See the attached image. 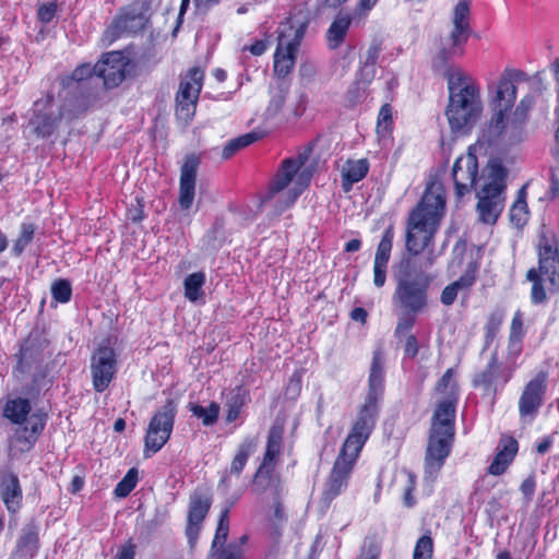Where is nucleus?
Listing matches in <instances>:
<instances>
[{
  "label": "nucleus",
  "instance_id": "obj_1",
  "mask_svg": "<svg viewBox=\"0 0 559 559\" xmlns=\"http://www.w3.org/2000/svg\"><path fill=\"white\" fill-rule=\"evenodd\" d=\"M444 207L445 194L442 185L431 182L407 219L405 246L411 257L403 258L399 264L393 300L414 316L428 306V289L433 276L427 271L437 258L433 249L428 250L424 257L419 254L432 243Z\"/></svg>",
  "mask_w": 559,
  "mask_h": 559
},
{
  "label": "nucleus",
  "instance_id": "obj_2",
  "mask_svg": "<svg viewBox=\"0 0 559 559\" xmlns=\"http://www.w3.org/2000/svg\"><path fill=\"white\" fill-rule=\"evenodd\" d=\"M469 14L468 1L461 0L453 9L450 34L447 38L440 39L431 59L433 71L447 80L449 104L445 116L454 133L469 131L483 111L480 90L476 80L461 68L451 64L454 58L462 57L465 52V45L472 33Z\"/></svg>",
  "mask_w": 559,
  "mask_h": 559
},
{
  "label": "nucleus",
  "instance_id": "obj_3",
  "mask_svg": "<svg viewBox=\"0 0 559 559\" xmlns=\"http://www.w3.org/2000/svg\"><path fill=\"white\" fill-rule=\"evenodd\" d=\"M384 360L383 350L374 349L368 378V392L324 485L322 498L325 503H330L347 487L359 453L374 429L384 392Z\"/></svg>",
  "mask_w": 559,
  "mask_h": 559
},
{
  "label": "nucleus",
  "instance_id": "obj_4",
  "mask_svg": "<svg viewBox=\"0 0 559 559\" xmlns=\"http://www.w3.org/2000/svg\"><path fill=\"white\" fill-rule=\"evenodd\" d=\"M521 74L522 72L518 70L507 68L497 83L491 82L487 85L489 104L492 109V116L487 127L490 140L501 138L509 143L523 140L524 126L533 106V97H523L515 107L512 117L510 118L508 115L516 99L514 82Z\"/></svg>",
  "mask_w": 559,
  "mask_h": 559
},
{
  "label": "nucleus",
  "instance_id": "obj_5",
  "mask_svg": "<svg viewBox=\"0 0 559 559\" xmlns=\"http://www.w3.org/2000/svg\"><path fill=\"white\" fill-rule=\"evenodd\" d=\"M2 416L16 426L8 438V456L17 460L29 452L43 433L48 416L41 411L32 412V403L22 396L8 397Z\"/></svg>",
  "mask_w": 559,
  "mask_h": 559
},
{
  "label": "nucleus",
  "instance_id": "obj_6",
  "mask_svg": "<svg viewBox=\"0 0 559 559\" xmlns=\"http://www.w3.org/2000/svg\"><path fill=\"white\" fill-rule=\"evenodd\" d=\"M457 401L440 400L435 408L425 455V473L435 478L451 453L455 433Z\"/></svg>",
  "mask_w": 559,
  "mask_h": 559
},
{
  "label": "nucleus",
  "instance_id": "obj_7",
  "mask_svg": "<svg viewBox=\"0 0 559 559\" xmlns=\"http://www.w3.org/2000/svg\"><path fill=\"white\" fill-rule=\"evenodd\" d=\"M302 165L304 159L301 157L283 160L281 168L271 182L261 204L266 205L273 202L275 215H281L294 205L301 192L308 187L311 173L308 170L299 173Z\"/></svg>",
  "mask_w": 559,
  "mask_h": 559
},
{
  "label": "nucleus",
  "instance_id": "obj_8",
  "mask_svg": "<svg viewBox=\"0 0 559 559\" xmlns=\"http://www.w3.org/2000/svg\"><path fill=\"white\" fill-rule=\"evenodd\" d=\"M33 115L29 124L37 138L47 139L55 134L63 121L71 122L78 117L72 100L67 95L58 92L56 97L48 92L44 97L33 104Z\"/></svg>",
  "mask_w": 559,
  "mask_h": 559
},
{
  "label": "nucleus",
  "instance_id": "obj_9",
  "mask_svg": "<svg viewBox=\"0 0 559 559\" xmlns=\"http://www.w3.org/2000/svg\"><path fill=\"white\" fill-rule=\"evenodd\" d=\"M508 171L499 159H491L487 166V183L477 193L476 211L479 221L492 225L501 215L506 203V180Z\"/></svg>",
  "mask_w": 559,
  "mask_h": 559
},
{
  "label": "nucleus",
  "instance_id": "obj_10",
  "mask_svg": "<svg viewBox=\"0 0 559 559\" xmlns=\"http://www.w3.org/2000/svg\"><path fill=\"white\" fill-rule=\"evenodd\" d=\"M306 25L297 27L289 21L278 27L277 47L274 53V72L278 76L287 75L295 64L298 47L304 38Z\"/></svg>",
  "mask_w": 559,
  "mask_h": 559
},
{
  "label": "nucleus",
  "instance_id": "obj_11",
  "mask_svg": "<svg viewBox=\"0 0 559 559\" xmlns=\"http://www.w3.org/2000/svg\"><path fill=\"white\" fill-rule=\"evenodd\" d=\"M176 414L175 402L167 400L162 408L153 415L144 438L145 457L155 454L167 443L174 429Z\"/></svg>",
  "mask_w": 559,
  "mask_h": 559
},
{
  "label": "nucleus",
  "instance_id": "obj_12",
  "mask_svg": "<svg viewBox=\"0 0 559 559\" xmlns=\"http://www.w3.org/2000/svg\"><path fill=\"white\" fill-rule=\"evenodd\" d=\"M548 389V376L538 372L525 383L519 396V417L523 423H533L543 407Z\"/></svg>",
  "mask_w": 559,
  "mask_h": 559
},
{
  "label": "nucleus",
  "instance_id": "obj_13",
  "mask_svg": "<svg viewBox=\"0 0 559 559\" xmlns=\"http://www.w3.org/2000/svg\"><path fill=\"white\" fill-rule=\"evenodd\" d=\"M204 72L200 68H192L181 80L176 94V116L189 122L197 109L200 92L203 86Z\"/></svg>",
  "mask_w": 559,
  "mask_h": 559
},
{
  "label": "nucleus",
  "instance_id": "obj_14",
  "mask_svg": "<svg viewBox=\"0 0 559 559\" xmlns=\"http://www.w3.org/2000/svg\"><path fill=\"white\" fill-rule=\"evenodd\" d=\"M117 372V354L108 340L103 341L91 356V374L96 392H104Z\"/></svg>",
  "mask_w": 559,
  "mask_h": 559
},
{
  "label": "nucleus",
  "instance_id": "obj_15",
  "mask_svg": "<svg viewBox=\"0 0 559 559\" xmlns=\"http://www.w3.org/2000/svg\"><path fill=\"white\" fill-rule=\"evenodd\" d=\"M513 370L511 366H504L499 361L498 352L495 350L486 367L474 374L473 386L496 395L511 380Z\"/></svg>",
  "mask_w": 559,
  "mask_h": 559
},
{
  "label": "nucleus",
  "instance_id": "obj_16",
  "mask_svg": "<svg viewBox=\"0 0 559 559\" xmlns=\"http://www.w3.org/2000/svg\"><path fill=\"white\" fill-rule=\"evenodd\" d=\"M538 274L548 283L550 293H559V247L555 239L543 235L538 241Z\"/></svg>",
  "mask_w": 559,
  "mask_h": 559
},
{
  "label": "nucleus",
  "instance_id": "obj_17",
  "mask_svg": "<svg viewBox=\"0 0 559 559\" xmlns=\"http://www.w3.org/2000/svg\"><path fill=\"white\" fill-rule=\"evenodd\" d=\"M129 61L121 51H109L96 63V76L102 78L107 88L119 86L126 79Z\"/></svg>",
  "mask_w": 559,
  "mask_h": 559
},
{
  "label": "nucleus",
  "instance_id": "obj_18",
  "mask_svg": "<svg viewBox=\"0 0 559 559\" xmlns=\"http://www.w3.org/2000/svg\"><path fill=\"white\" fill-rule=\"evenodd\" d=\"M478 175L477 157L468 153L454 162L452 178L457 198L464 197L475 185Z\"/></svg>",
  "mask_w": 559,
  "mask_h": 559
},
{
  "label": "nucleus",
  "instance_id": "obj_19",
  "mask_svg": "<svg viewBox=\"0 0 559 559\" xmlns=\"http://www.w3.org/2000/svg\"><path fill=\"white\" fill-rule=\"evenodd\" d=\"M199 164V157L192 154L186 157L180 168L178 202L182 211H188L193 204Z\"/></svg>",
  "mask_w": 559,
  "mask_h": 559
},
{
  "label": "nucleus",
  "instance_id": "obj_20",
  "mask_svg": "<svg viewBox=\"0 0 559 559\" xmlns=\"http://www.w3.org/2000/svg\"><path fill=\"white\" fill-rule=\"evenodd\" d=\"M0 499L9 513L20 511L23 502V490L19 476L10 469L0 471Z\"/></svg>",
  "mask_w": 559,
  "mask_h": 559
},
{
  "label": "nucleus",
  "instance_id": "obj_21",
  "mask_svg": "<svg viewBox=\"0 0 559 559\" xmlns=\"http://www.w3.org/2000/svg\"><path fill=\"white\" fill-rule=\"evenodd\" d=\"M39 531L40 525L36 519H31L24 524L11 556L23 559L36 557L40 547Z\"/></svg>",
  "mask_w": 559,
  "mask_h": 559
},
{
  "label": "nucleus",
  "instance_id": "obj_22",
  "mask_svg": "<svg viewBox=\"0 0 559 559\" xmlns=\"http://www.w3.org/2000/svg\"><path fill=\"white\" fill-rule=\"evenodd\" d=\"M394 229L393 226L386 227L380 242L377 246L373 262V284L381 288L386 281L388 264L393 247Z\"/></svg>",
  "mask_w": 559,
  "mask_h": 559
},
{
  "label": "nucleus",
  "instance_id": "obj_23",
  "mask_svg": "<svg viewBox=\"0 0 559 559\" xmlns=\"http://www.w3.org/2000/svg\"><path fill=\"white\" fill-rule=\"evenodd\" d=\"M143 26L141 14L133 10H122L106 28L104 40L109 44L123 35L136 33Z\"/></svg>",
  "mask_w": 559,
  "mask_h": 559
},
{
  "label": "nucleus",
  "instance_id": "obj_24",
  "mask_svg": "<svg viewBox=\"0 0 559 559\" xmlns=\"http://www.w3.org/2000/svg\"><path fill=\"white\" fill-rule=\"evenodd\" d=\"M519 451L518 440L509 435H502L497 445V452L488 467V474L500 476L507 472Z\"/></svg>",
  "mask_w": 559,
  "mask_h": 559
},
{
  "label": "nucleus",
  "instance_id": "obj_25",
  "mask_svg": "<svg viewBox=\"0 0 559 559\" xmlns=\"http://www.w3.org/2000/svg\"><path fill=\"white\" fill-rule=\"evenodd\" d=\"M212 500L207 496L194 493L191 496L189 512H188V524L186 527V535L191 545H193L198 538L201 523L205 519Z\"/></svg>",
  "mask_w": 559,
  "mask_h": 559
},
{
  "label": "nucleus",
  "instance_id": "obj_26",
  "mask_svg": "<svg viewBox=\"0 0 559 559\" xmlns=\"http://www.w3.org/2000/svg\"><path fill=\"white\" fill-rule=\"evenodd\" d=\"M274 464H260L252 480V491L254 493L263 495L266 490H271L275 498L280 497L282 485L278 475L274 473Z\"/></svg>",
  "mask_w": 559,
  "mask_h": 559
},
{
  "label": "nucleus",
  "instance_id": "obj_27",
  "mask_svg": "<svg viewBox=\"0 0 559 559\" xmlns=\"http://www.w3.org/2000/svg\"><path fill=\"white\" fill-rule=\"evenodd\" d=\"M352 22L355 21L349 13L340 11L335 15L326 32V40L331 49L338 48L345 41Z\"/></svg>",
  "mask_w": 559,
  "mask_h": 559
},
{
  "label": "nucleus",
  "instance_id": "obj_28",
  "mask_svg": "<svg viewBox=\"0 0 559 559\" xmlns=\"http://www.w3.org/2000/svg\"><path fill=\"white\" fill-rule=\"evenodd\" d=\"M369 171V163L366 158L347 160L342 170V188L345 192L362 180Z\"/></svg>",
  "mask_w": 559,
  "mask_h": 559
},
{
  "label": "nucleus",
  "instance_id": "obj_29",
  "mask_svg": "<svg viewBox=\"0 0 559 559\" xmlns=\"http://www.w3.org/2000/svg\"><path fill=\"white\" fill-rule=\"evenodd\" d=\"M96 75V63H82L78 66L71 75H63L59 78L58 85L62 90V94L68 96V92L73 90L75 85H79L83 81Z\"/></svg>",
  "mask_w": 559,
  "mask_h": 559
},
{
  "label": "nucleus",
  "instance_id": "obj_30",
  "mask_svg": "<svg viewBox=\"0 0 559 559\" xmlns=\"http://www.w3.org/2000/svg\"><path fill=\"white\" fill-rule=\"evenodd\" d=\"M257 447V440L252 437L245 438L241 443L238 445L236 454L231 460L229 472L236 475V479L240 478L241 472L251 454L254 452Z\"/></svg>",
  "mask_w": 559,
  "mask_h": 559
},
{
  "label": "nucleus",
  "instance_id": "obj_31",
  "mask_svg": "<svg viewBox=\"0 0 559 559\" xmlns=\"http://www.w3.org/2000/svg\"><path fill=\"white\" fill-rule=\"evenodd\" d=\"M243 490H238L226 502V507L221 511L218 524L216 527L215 536L212 543V549L217 546H223L227 539L229 532V511L235 502L240 498Z\"/></svg>",
  "mask_w": 559,
  "mask_h": 559
},
{
  "label": "nucleus",
  "instance_id": "obj_32",
  "mask_svg": "<svg viewBox=\"0 0 559 559\" xmlns=\"http://www.w3.org/2000/svg\"><path fill=\"white\" fill-rule=\"evenodd\" d=\"M249 401V392L243 386H236L229 393L226 402L227 414L226 421H235L239 415L241 407Z\"/></svg>",
  "mask_w": 559,
  "mask_h": 559
},
{
  "label": "nucleus",
  "instance_id": "obj_33",
  "mask_svg": "<svg viewBox=\"0 0 559 559\" xmlns=\"http://www.w3.org/2000/svg\"><path fill=\"white\" fill-rule=\"evenodd\" d=\"M283 429L278 426H272L266 442V449L262 463L274 464L282 451Z\"/></svg>",
  "mask_w": 559,
  "mask_h": 559
},
{
  "label": "nucleus",
  "instance_id": "obj_34",
  "mask_svg": "<svg viewBox=\"0 0 559 559\" xmlns=\"http://www.w3.org/2000/svg\"><path fill=\"white\" fill-rule=\"evenodd\" d=\"M37 226L32 222H23L20 225V230L16 239L13 241L11 254L15 258L22 255L24 250L34 239Z\"/></svg>",
  "mask_w": 559,
  "mask_h": 559
},
{
  "label": "nucleus",
  "instance_id": "obj_35",
  "mask_svg": "<svg viewBox=\"0 0 559 559\" xmlns=\"http://www.w3.org/2000/svg\"><path fill=\"white\" fill-rule=\"evenodd\" d=\"M205 274L203 272H195L189 274L183 281L185 297L192 302H195L203 296L202 287L205 284Z\"/></svg>",
  "mask_w": 559,
  "mask_h": 559
},
{
  "label": "nucleus",
  "instance_id": "obj_36",
  "mask_svg": "<svg viewBox=\"0 0 559 559\" xmlns=\"http://www.w3.org/2000/svg\"><path fill=\"white\" fill-rule=\"evenodd\" d=\"M188 408L193 416L202 420L204 426H212L217 421L219 416V405L215 402H212L209 407L189 403Z\"/></svg>",
  "mask_w": 559,
  "mask_h": 559
},
{
  "label": "nucleus",
  "instance_id": "obj_37",
  "mask_svg": "<svg viewBox=\"0 0 559 559\" xmlns=\"http://www.w3.org/2000/svg\"><path fill=\"white\" fill-rule=\"evenodd\" d=\"M259 139L255 132H249L237 136L235 139L229 140L222 151V158L229 159L233 155H235L241 148L249 146L254 143Z\"/></svg>",
  "mask_w": 559,
  "mask_h": 559
},
{
  "label": "nucleus",
  "instance_id": "obj_38",
  "mask_svg": "<svg viewBox=\"0 0 559 559\" xmlns=\"http://www.w3.org/2000/svg\"><path fill=\"white\" fill-rule=\"evenodd\" d=\"M473 284V281L468 277L462 276L457 281L449 284L443 288L440 296V301L444 306H451L457 297V293L462 288H467Z\"/></svg>",
  "mask_w": 559,
  "mask_h": 559
},
{
  "label": "nucleus",
  "instance_id": "obj_39",
  "mask_svg": "<svg viewBox=\"0 0 559 559\" xmlns=\"http://www.w3.org/2000/svg\"><path fill=\"white\" fill-rule=\"evenodd\" d=\"M524 198L525 188L523 187L510 210V219L516 227L524 225L527 219V204Z\"/></svg>",
  "mask_w": 559,
  "mask_h": 559
},
{
  "label": "nucleus",
  "instance_id": "obj_40",
  "mask_svg": "<svg viewBox=\"0 0 559 559\" xmlns=\"http://www.w3.org/2000/svg\"><path fill=\"white\" fill-rule=\"evenodd\" d=\"M437 391L444 395L443 399L455 397L459 401V388L454 380V370L449 368L437 384Z\"/></svg>",
  "mask_w": 559,
  "mask_h": 559
},
{
  "label": "nucleus",
  "instance_id": "obj_41",
  "mask_svg": "<svg viewBox=\"0 0 559 559\" xmlns=\"http://www.w3.org/2000/svg\"><path fill=\"white\" fill-rule=\"evenodd\" d=\"M526 278L533 283L531 292L532 302L535 305L543 304L546 300V290L543 285L545 278L539 276L536 269H530Z\"/></svg>",
  "mask_w": 559,
  "mask_h": 559
},
{
  "label": "nucleus",
  "instance_id": "obj_42",
  "mask_svg": "<svg viewBox=\"0 0 559 559\" xmlns=\"http://www.w3.org/2000/svg\"><path fill=\"white\" fill-rule=\"evenodd\" d=\"M138 484L136 468H130L123 478L117 484L114 493L116 497L126 498L135 488Z\"/></svg>",
  "mask_w": 559,
  "mask_h": 559
},
{
  "label": "nucleus",
  "instance_id": "obj_43",
  "mask_svg": "<svg viewBox=\"0 0 559 559\" xmlns=\"http://www.w3.org/2000/svg\"><path fill=\"white\" fill-rule=\"evenodd\" d=\"M50 290L52 298L60 304H67L71 299L72 286L68 280L59 278L55 281Z\"/></svg>",
  "mask_w": 559,
  "mask_h": 559
},
{
  "label": "nucleus",
  "instance_id": "obj_44",
  "mask_svg": "<svg viewBox=\"0 0 559 559\" xmlns=\"http://www.w3.org/2000/svg\"><path fill=\"white\" fill-rule=\"evenodd\" d=\"M502 323V314L499 312L490 313L485 325V344L483 350H486L493 342L500 325Z\"/></svg>",
  "mask_w": 559,
  "mask_h": 559
},
{
  "label": "nucleus",
  "instance_id": "obj_45",
  "mask_svg": "<svg viewBox=\"0 0 559 559\" xmlns=\"http://www.w3.org/2000/svg\"><path fill=\"white\" fill-rule=\"evenodd\" d=\"M433 552V540L430 534H425L416 542L413 559H431Z\"/></svg>",
  "mask_w": 559,
  "mask_h": 559
},
{
  "label": "nucleus",
  "instance_id": "obj_46",
  "mask_svg": "<svg viewBox=\"0 0 559 559\" xmlns=\"http://www.w3.org/2000/svg\"><path fill=\"white\" fill-rule=\"evenodd\" d=\"M379 0H358L354 11L353 19L358 24L367 19L370 11L374 8Z\"/></svg>",
  "mask_w": 559,
  "mask_h": 559
},
{
  "label": "nucleus",
  "instance_id": "obj_47",
  "mask_svg": "<svg viewBox=\"0 0 559 559\" xmlns=\"http://www.w3.org/2000/svg\"><path fill=\"white\" fill-rule=\"evenodd\" d=\"M287 97V90L280 88L271 98L267 106V114L270 116H276L284 107Z\"/></svg>",
  "mask_w": 559,
  "mask_h": 559
},
{
  "label": "nucleus",
  "instance_id": "obj_48",
  "mask_svg": "<svg viewBox=\"0 0 559 559\" xmlns=\"http://www.w3.org/2000/svg\"><path fill=\"white\" fill-rule=\"evenodd\" d=\"M57 14V3L49 2L40 4L37 9V19L41 24H49Z\"/></svg>",
  "mask_w": 559,
  "mask_h": 559
},
{
  "label": "nucleus",
  "instance_id": "obj_49",
  "mask_svg": "<svg viewBox=\"0 0 559 559\" xmlns=\"http://www.w3.org/2000/svg\"><path fill=\"white\" fill-rule=\"evenodd\" d=\"M416 489V477L413 473H407V480L403 493V503L406 508L415 506L416 500L413 492Z\"/></svg>",
  "mask_w": 559,
  "mask_h": 559
},
{
  "label": "nucleus",
  "instance_id": "obj_50",
  "mask_svg": "<svg viewBox=\"0 0 559 559\" xmlns=\"http://www.w3.org/2000/svg\"><path fill=\"white\" fill-rule=\"evenodd\" d=\"M381 555V545L373 538L367 539L362 546L361 555L358 559H379Z\"/></svg>",
  "mask_w": 559,
  "mask_h": 559
},
{
  "label": "nucleus",
  "instance_id": "obj_51",
  "mask_svg": "<svg viewBox=\"0 0 559 559\" xmlns=\"http://www.w3.org/2000/svg\"><path fill=\"white\" fill-rule=\"evenodd\" d=\"M392 123V107L390 104H384L381 106L377 128L378 130L386 131Z\"/></svg>",
  "mask_w": 559,
  "mask_h": 559
},
{
  "label": "nucleus",
  "instance_id": "obj_52",
  "mask_svg": "<svg viewBox=\"0 0 559 559\" xmlns=\"http://www.w3.org/2000/svg\"><path fill=\"white\" fill-rule=\"evenodd\" d=\"M238 480L239 479H236V475L226 469L223 472L222 477L217 484V490L223 495H227Z\"/></svg>",
  "mask_w": 559,
  "mask_h": 559
},
{
  "label": "nucleus",
  "instance_id": "obj_53",
  "mask_svg": "<svg viewBox=\"0 0 559 559\" xmlns=\"http://www.w3.org/2000/svg\"><path fill=\"white\" fill-rule=\"evenodd\" d=\"M520 490L527 502L533 500L536 490V479L534 474H531L522 481Z\"/></svg>",
  "mask_w": 559,
  "mask_h": 559
},
{
  "label": "nucleus",
  "instance_id": "obj_54",
  "mask_svg": "<svg viewBox=\"0 0 559 559\" xmlns=\"http://www.w3.org/2000/svg\"><path fill=\"white\" fill-rule=\"evenodd\" d=\"M523 335V320L521 313L518 311L512 319L509 337L522 340Z\"/></svg>",
  "mask_w": 559,
  "mask_h": 559
},
{
  "label": "nucleus",
  "instance_id": "obj_55",
  "mask_svg": "<svg viewBox=\"0 0 559 559\" xmlns=\"http://www.w3.org/2000/svg\"><path fill=\"white\" fill-rule=\"evenodd\" d=\"M418 341L414 334H408L405 338L404 353L409 358H415L418 354Z\"/></svg>",
  "mask_w": 559,
  "mask_h": 559
},
{
  "label": "nucleus",
  "instance_id": "obj_56",
  "mask_svg": "<svg viewBox=\"0 0 559 559\" xmlns=\"http://www.w3.org/2000/svg\"><path fill=\"white\" fill-rule=\"evenodd\" d=\"M216 559H242L241 549L238 546L228 545L217 554Z\"/></svg>",
  "mask_w": 559,
  "mask_h": 559
},
{
  "label": "nucleus",
  "instance_id": "obj_57",
  "mask_svg": "<svg viewBox=\"0 0 559 559\" xmlns=\"http://www.w3.org/2000/svg\"><path fill=\"white\" fill-rule=\"evenodd\" d=\"M380 51H381V47L379 44H371L366 52V56H365V61L364 63L365 64H370V66H374L376 67V63L378 61V58H379V55H380Z\"/></svg>",
  "mask_w": 559,
  "mask_h": 559
},
{
  "label": "nucleus",
  "instance_id": "obj_58",
  "mask_svg": "<svg viewBox=\"0 0 559 559\" xmlns=\"http://www.w3.org/2000/svg\"><path fill=\"white\" fill-rule=\"evenodd\" d=\"M415 323V319L413 317H403L399 320L395 329V334L401 335L409 332Z\"/></svg>",
  "mask_w": 559,
  "mask_h": 559
},
{
  "label": "nucleus",
  "instance_id": "obj_59",
  "mask_svg": "<svg viewBox=\"0 0 559 559\" xmlns=\"http://www.w3.org/2000/svg\"><path fill=\"white\" fill-rule=\"evenodd\" d=\"M360 76L365 84H369L376 76V67L364 63L360 69Z\"/></svg>",
  "mask_w": 559,
  "mask_h": 559
},
{
  "label": "nucleus",
  "instance_id": "obj_60",
  "mask_svg": "<svg viewBox=\"0 0 559 559\" xmlns=\"http://www.w3.org/2000/svg\"><path fill=\"white\" fill-rule=\"evenodd\" d=\"M508 350L513 357H518L522 350V340L509 337Z\"/></svg>",
  "mask_w": 559,
  "mask_h": 559
},
{
  "label": "nucleus",
  "instance_id": "obj_61",
  "mask_svg": "<svg viewBox=\"0 0 559 559\" xmlns=\"http://www.w3.org/2000/svg\"><path fill=\"white\" fill-rule=\"evenodd\" d=\"M367 317H368V312L366 311V309H364L361 307H356L350 312L352 320H354L356 322L366 323Z\"/></svg>",
  "mask_w": 559,
  "mask_h": 559
},
{
  "label": "nucleus",
  "instance_id": "obj_62",
  "mask_svg": "<svg viewBox=\"0 0 559 559\" xmlns=\"http://www.w3.org/2000/svg\"><path fill=\"white\" fill-rule=\"evenodd\" d=\"M135 556V547L132 544L124 545L119 554L117 559H134Z\"/></svg>",
  "mask_w": 559,
  "mask_h": 559
},
{
  "label": "nucleus",
  "instance_id": "obj_63",
  "mask_svg": "<svg viewBox=\"0 0 559 559\" xmlns=\"http://www.w3.org/2000/svg\"><path fill=\"white\" fill-rule=\"evenodd\" d=\"M267 44L265 40H257L255 43L249 46V51L253 56H261L265 52Z\"/></svg>",
  "mask_w": 559,
  "mask_h": 559
},
{
  "label": "nucleus",
  "instance_id": "obj_64",
  "mask_svg": "<svg viewBox=\"0 0 559 559\" xmlns=\"http://www.w3.org/2000/svg\"><path fill=\"white\" fill-rule=\"evenodd\" d=\"M552 444V440L550 437H544L542 438L537 445H536V451L538 454H545L549 451L550 447Z\"/></svg>",
  "mask_w": 559,
  "mask_h": 559
}]
</instances>
